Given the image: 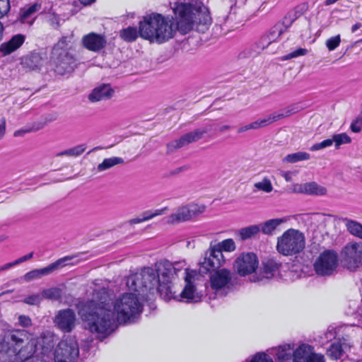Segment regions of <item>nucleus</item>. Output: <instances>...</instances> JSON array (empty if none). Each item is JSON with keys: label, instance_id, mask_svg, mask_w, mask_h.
<instances>
[{"label": "nucleus", "instance_id": "52", "mask_svg": "<svg viewBox=\"0 0 362 362\" xmlns=\"http://www.w3.org/2000/svg\"><path fill=\"white\" fill-rule=\"evenodd\" d=\"M33 252H32L26 255H24V256L18 258V259L11 262V264L12 267H13L15 265L19 264L23 262H25V261L31 259L33 257Z\"/></svg>", "mask_w": 362, "mask_h": 362}, {"label": "nucleus", "instance_id": "35", "mask_svg": "<svg viewBox=\"0 0 362 362\" xmlns=\"http://www.w3.org/2000/svg\"><path fill=\"white\" fill-rule=\"evenodd\" d=\"M310 158V156L309 153L303 151H298L287 155L283 158L282 161L284 163H295L298 161L309 160Z\"/></svg>", "mask_w": 362, "mask_h": 362}, {"label": "nucleus", "instance_id": "51", "mask_svg": "<svg viewBox=\"0 0 362 362\" xmlns=\"http://www.w3.org/2000/svg\"><path fill=\"white\" fill-rule=\"evenodd\" d=\"M308 362H325V358L322 354H316L313 349Z\"/></svg>", "mask_w": 362, "mask_h": 362}, {"label": "nucleus", "instance_id": "21", "mask_svg": "<svg viewBox=\"0 0 362 362\" xmlns=\"http://www.w3.org/2000/svg\"><path fill=\"white\" fill-rule=\"evenodd\" d=\"M115 90L110 84L103 83L94 88L88 95L90 102L94 103L110 100L114 95Z\"/></svg>", "mask_w": 362, "mask_h": 362}, {"label": "nucleus", "instance_id": "18", "mask_svg": "<svg viewBox=\"0 0 362 362\" xmlns=\"http://www.w3.org/2000/svg\"><path fill=\"white\" fill-rule=\"evenodd\" d=\"M54 323L62 332H71L76 327V313L70 308L59 310L54 318Z\"/></svg>", "mask_w": 362, "mask_h": 362}, {"label": "nucleus", "instance_id": "64", "mask_svg": "<svg viewBox=\"0 0 362 362\" xmlns=\"http://www.w3.org/2000/svg\"><path fill=\"white\" fill-rule=\"evenodd\" d=\"M83 4L88 5L94 2L95 0H79Z\"/></svg>", "mask_w": 362, "mask_h": 362}, {"label": "nucleus", "instance_id": "40", "mask_svg": "<svg viewBox=\"0 0 362 362\" xmlns=\"http://www.w3.org/2000/svg\"><path fill=\"white\" fill-rule=\"evenodd\" d=\"M214 247L219 250L221 253L223 251L226 252H233L235 250V244L233 239H226L224 240L216 245Z\"/></svg>", "mask_w": 362, "mask_h": 362}, {"label": "nucleus", "instance_id": "38", "mask_svg": "<svg viewBox=\"0 0 362 362\" xmlns=\"http://www.w3.org/2000/svg\"><path fill=\"white\" fill-rule=\"evenodd\" d=\"M62 291L59 288L52 287L47 289H44L42 291V298L51 300H58L61 298Z\"/></svg>", "mask_w": 362, "mask_h": 362}, {"label": "nucleus", "instance_id": "43", "mask_svg": "<svg viewBox=\"0 0 362 362\" xmlns=\"http://www.w3.org/2000/svg\"><path fill=\"white\" fill-rule=\"evenodd\" d=\"M247 362H274L272 358L264 352L257 353L252 356Z\"/></svg>", "mask_w": 362, "mask_h": 362}, {"label": "nucleus", "instance_id": "15", "mask_svg": "<svg viewBox=\"0 0 362 362\" xmlns=\"http://www.w3.org/2000/svg\"><path fill=\"white\" fill-rule=\"evenodd\" d=\"M205 207L191 204L182 206L168 216V223L171 224L187 221L204 212Z\"/></svg>", "mask_w": 362, "mask_h": 362}, {"label": "nucleus", "instance_id": "25", "mask_svg": "<svg viewBox=\"0 0 362 362\" xmlns=\"http://www.w3.org/2000/svg\"><path fill=\"white\" fill-rule=\"evenodd\" d=\"M308 344L300 345L293 353V362H308L313 350Z\"/></svg>", "mask_w": 362, "mask_h": 362}, {"label": "nucleus", "instance_id": "5", "mask_svg": "<svg viewBox=\"0 0 362 362\" xmlns=\"http://www.w3.org/2000/svg\"><path fill=\"white\" fill-rule=\"evenodd\" d=\"M305 246V235L296 229L289 228L277 238L276 250L284 256L297 255L303 250Z\"/></svg>", "mask_w": 362, "mask_h": 362}, {"label": "nucleus", "instance_id": "63", "mask_svg": "<svg viewBox=\"0 0 362 362\" xmlns=\"http://www.w3.org/2000/svg\"><path fill=\"white\" fill-rule=\"evenodd\" d=\"M230 128H231V127H230V126H229V125H223L222 127H220V129H219V132H220L221 133H223V132H225L226 131L229 130Z\"/></svg>", "mask_w": 362, "mask_h": 362}, {"label": "nucleus", "instance_id": "39", "mask_svg": "<svg viewBox=\"0 0 362 362\" xmlns=\"http://www.w3.org/2000/svg\"><path fill=\"white\" fill-rule=\"evenodd\" d=\"M86 149V146L85 144L78 145L73 148L64 150L61 151L57 154V156H71V157H77L81 155Z\"/></svg>", "mask_w": 362, "mask_h": 362}, {"label": "nucleus", "instance_id": "60", "mask_svg": "<svg viewBox=\"0 0 362 362\" xmlns=\"http://www.w3.org/2000/svg\"><path fill=\"white\" fill-rule=\"evenodd\" d=\"M362 28V23H356L351 27V33H356L358 29Z\"/></svg>", "mask_w": 362, "mask_h": 362}, {"label": "nucleus", "instance_id": "11", "mask_svg": "<svg viewBox=\"0 0 362 362\" xmlns=\"http://www.w3.org/2000/svg\"><path fill=\"white\" fill-rule=\"evenodd\" d=\"M79 354L78 343L74 337L63 339L55 350V362H75Z\"/></svg>", "mask_w": 362, "mask_h": 362}, {"label": "nucleus", "instance_id": "9", "mask_svg": "<svg viewBox=\"0 0 362 362\" xmlns=\"http://www.w3.org/2000/svg\"><path fill=\"white\" fill-rule=\"evenodd\" d=\"M185 281L186 284L182 291L180 293H177L173 288L165 298L176 299L186 303H196L201 300L202 296L197 291L192 280L194 274L189 272L187 269H185Z\"/></svg>", "mask_w": 362, "mask_h": 362}, {"label": "nucleus", "instance_id": "2", "mask_svg": "<svg viewBox=\"0 0 362 362\" xmlns=\"http://www.w3.org/2000/svg\"><path fill=\"white\" fill-rule=\"evenodd\" d=\"M173 9L176 23L173 17L152 13L140 22V36L151 42L161 44L173 38L177 30L186 34L192 30L194 24L211 23L208 8L198 0H177Z\"/></svg>", "mask_w": 362, "mask_h": 362}, {"label": "nucleus", "instance_id": "61", "mask_svg": "<svg viewBox=\"0 0 362 362\" xmlns=\"http://www.w3.org/2000/svg\"><path fill=\"white\" fill-rule=\"evenodd\" d=\"M173 264L175 265V267H177L176 273L177 272L180 271L182 269H183V267L185 266V262H175V263H174Z\"/></svg>", "mask_w": 362, "mask_h": 362}, {"label": "nucleus", "instance_id": "28", "mask_svg": "<svg viewBox=\"0 0 362 362\" xmlns=\"http://www.w3.org/2000/svg\"><path fill=\"white\" fill-rule=\"evenodd\" d=\"M286 221L285 218L269 219L261 225L260 230L265 235H272L279 226Z\"/></svg>", "mask_w": 362, "mask_h": 362}, {"label": "nucleus", "instance_id": "7", "mask_svg": "<svg viewBox=\"0 0 362 362\" xmlns=\"http://www.w3.org/2000/svg\"><path fill=\"white\" fill-rule=\"evenodd\" d=\"M299 16L296 11H289L281 22L276 23L269 32L264 35L257 42V48L261 50L269 49L274 46L276 40L291 26Z\"/></svg>", "mask_w": 362, "mask_h": 362}, {"label": "nucleus", "instance_id": "12", "mask_svg": "<svg viewBox=\"0 0 362 362\" xmlns=\"http://www.w3.org/2000/svg\"><path fill=\"white\" fill-rule=\"evenodd\" d=\"M226 258L219 250L211 245L199 260V270L203 273L214 271L223 266Z\"/></svg>", "mask_w": 362, "mask_h": 362}, {"label": "nucleus", "instance_id": "56", "mask_svg": "<svg viewBox=\"0 0 362 362\" xmlns=\"http://www.w3.org/2000/svg\"><path fill=\"white\" fill-rule=\"evenodd\" d=\"M6 132V119L3 118L0 124V140L4 136Z\"/></svg>", "mask_w": 362, "mask_h": 362}, {"label": "nucleus", "instance_id": "17", "mask_svg": "<svg viewBox=\"0 0 362 362\" xmlns=\"http://www.w3.org/2000/svg\"><path fill=\"white\" fill-rule=\"evenodd\" d=\"M259 262L252 252L243 253L235 260L234 269L242 276L253 273L257 268Z\"/></svg>", "mask_w": 362, "mask_h": 362}, {"label": "nucleus", "instance_id": "42", "mask_svg": "<svg viewBox=\"0 0 362 362\" xmlns=\"http://www.w3.org/2000/svg\"><path fill=\"white\" fill-rule=\"evenodd\" d=\"M254 187L257 189L263 191L266 193H269L273 190L272 182L267 177H264L261 181L255 182Z\"/></svg>", "mask_w": 362, "mask_h": 362}, {"label": "nucleus", "instance_id": "36", "mask_svg": "<svg viewBox=\"0 0 362 362\" xmlns=\"http://www.w3.org/2000/svg\"><path fill=\"white\" fill-rule=\"evenodd\" d=\"M138 32L136 27H128L120 30V37L126 42H133L138 37Z\"/></svg>", "mask_w": 362, "mask_h": 362}, {"label": "nucleus", "instance_id": "16", "mask_svg": "<svg viewBox=\"0 0 362 362\" xmlns=\"http://www.w3.org/2000/svg\"><path fill=\"white\" fill-rule=\"evenodd\" d=\"M71 259L72 257H65L57 260L46 267L33 269L24 275V280L29 282L35 279H40L43 276L49 275L57 270L59 268L68 265H73L74 264L71 262Z\"/></svg>", "mask_w": 362, "mask_h": 362}, {"label": "nucleus", "instance_id": "50", "mask_svg": "<svg viewBox=\"0 0 362 362\" xmlns=\"http://www.w3.org/2000/svg\"><path fill=\"white\" fill-rule=\"evenodd\" d=\"M351 130L353 132L358 133L361 131L362 129V119L357 118L355 119L350 126Z\"/></svg>", "mask_w": 362, "mask_h": 362}, {"label": "nucleus", "instance_id": "34", "mask_svg": "<svg viewBox=\"0 0 362 362\" xmlns=\"http://www.w3.org/2000/svg\"><path fill=\"white\" fill-rule=\"evenodd\" d=\"M260 231V228L257 225H252L241 228L238 231V235L241 240H245L252 238Z\"/></svg>", "mask_w": 362, "mask_h": 362}, {"label": "nucleus", "instance_id": "13", "mask_svg": "<svg viewBox=\"0 0 362 362\" xmlns=\"http://www.w3.org/2000/svg\"><path fill=\"white\" fill-rule=\"evenodd\" d=\"M338 264L337 254L332 250L324 251L314 264L315 272L320 276H329L336 269Z\"/></svg>", "mask_w": 362, "mask_h": 362}, {"label": "nucleus", "instance_id": "46", "mask_svg": "<svg viewBox=\"0 0 362 362\" xmlns=\"http://www.w3.org/2000/svg\"><path fill=\"white\" fill-rule=\"evenodd\" d=\"M333 144V141L332 139H325L320 143L315 144L310 147V151H319L327 147L331 146Z\"/></svg>", "mask_w": 362, "mask_h": 362}, {"label": "nucleus", "instance_id": "55", "mask_svg": "<svg viewBox=\"0 0 362 362\" xmlns=\"http://www.w3.org/2000/svg\"><path fill=\"white\" fill-rule=\"evenodd\" d=\"M292 172L291 171H282L281 172V176L283 177L286 181L291 182L292 181Z\"/></svg>", "mask_w": 362, "mask_h": 362}, {"label": "nucleus", "instance_id": "20", "mask_svg": "<svg viewBox=\"0 0 362 362\" xmlns=\"http://www.w3.org/2000/svg\"><path fill=\"white\" fill-rule=\"evenodd\" d=\"M82 42L87 49L95 52H100L107 44L105 35L95 33L84 35Z\"/></svg>", "mask_w": 362, "mask_h": 362}, {"label": "nucleus", "instance_id": "47", "mask_svg": "<svg viewBox=\"0 0 362 362\" xmlns=\"http://www.w3.org/2000/svg\"><path fill=\"white\" fill-rule=\"evenodd\" d=\"M308 53V50L304 48H298L296 50L282 57L283 60H288L292 58L298 57L300 56L305 55Z\"/></svg>", "mask_w": 362, "mask_h": 362}, {"label": "nucleus", "instance_id": "37", "mask_svg": "<svg viewBox=\"0 0 362 362\" xmlns=\"http://www.w3.org/2000/svg\"><path fill=\"white\" fill-rule=\"evenodd\" d=\"M344 354V349L342 347L341 343H333L327 349V356L333 360L340 358Z\"/></svg>", "mask_w": 362, "mask_h": 362}, {"label": "nucleus", "instance_id": "26", "mask_svg": "<svg viewBox=\"0 0 362 362\" xmlns=\"http://www.w3.org/2000/svg\"><path fill=\"white\" fill-rule=\"evenodd\" d=\"M43 59L40 54L32 53L31 54L25 57L22 61V65L24 68L30 70H35L42 66Z\"/></svg>", "mask_w": 362, "mask_h": 362}, {"label": "nucleus", "instance_id": "3", "mask_svg": "<svg viewBox=\"0 0 362 362\" xmlns=\"http://www.w3.org/2000/svg\"><path fill=\"white\" fill-rule=\"evenodd\" d=\"M25 329H14L0 338V352L8 354V362H44L35 356L37 340Z\"/></svg>", "mask_w": 362, "mask_h": 362}, {"label": "nucleus", "instance_id": "59", "mask_svg": "<svg viewBox=\"0 0 362 362\" xmlns=\"http://www.w3.org/2000/svg\"><path fill=\"white\" fill-rule=\"evenodd\" d=\"M186 169H187V168L185 166H182V167L177 168L175 170H174L173 171H172L170 173V175H177V174L185 170Z\"/></svg>", "mask_w": 362, "mask_h": 362}, {"label": "nucleus", "instance_id": "41", "mask_svg": "<svg viewBox=\"0 0 362 362\" xmlns=\"http://www.w3.org/2000/svg\"><path fill=\"white\" fill-rule=\"evenodd\" d=\"M332 139L335 144L336 148H339L342 144H350L351 142V137L346 133L334 134Z\"/></svg>", "mask_w": 362, "mask_h": 362}, {"label": "nucleus", "instance_id": "10", "mask_svg": "<svg viewBox=\"0 0 362 362\" xmlns=\"http://www.w3.org/2000/svg\"><path fill=\"white\" fill-rule=\"evenodd\" d=\"M154 270L156 272L160 281V294L165 297L173 288L171 281L176 275L175 265L168 260L160 261L155 264Z\"/></svg>", "mask_w": 362, "mask_h": 362}, {"label": "nucleus", "instance_id": "58", "mask_svg": "<svg viewBox=\"0 0 362 362\" xmlns=\"http://www.w3.org/2000/svg\"><path fill=\"white\" fill-rule=\"evenodd\" d=\"M249 127H250V124L243 126V127H240L238 129L237 132L238 134H241L246 131L251 130V129Z\"/></svg>", "mask_w": 362, "mask_h": 362}, {"label": "nucleus", "instance_id": "49", "mask_svg": "<svg viewBox=\"0 0 362 362\" xmlns=\"http://www.w3.org/2000/svg\"><path fill=\"white\" fill-rule=\"evenodd\" d=\"M10 9L8 0H0V18L4 16Z\"/></svg>", "mask_w": 362, "mask_h": 362}, {"label": "nucleus", "instance_id": "19", "mask_svg": "<svg viewBox=\"0 0 362 362\" xmlns=\"http://www.w3.org/2000/svg\"><path fill=\"white\" fill-rule=\"evenodd\" d=\"M233 274L229 269H221L210 276V284L212 289L216 292L228 288L232 281Z\"/></svg>", "mask_w": 362, "mask_h": 362}, {"label": "nucleus", "instance_id": "48", "mask_svg": "<svg viewBox=\"0 0 362 362\" xmlns=\"http://www.w3.org/2000/svg\"><path fill=\"white\" fill-rule=\"evenodd\" d=\"M18 324L23 327H29L32 325V320L29 316L21 315L18 316Z\"/></svg>", "mask_w": 362, "mask_h": 362}, {"label": "nucleus", "instance_id": "44", "mask_svg": "<svg viewBox=\"0 0 362 362\" xmlns=\"http://www.w3.org/2000/svg\"><path fill=\"white\" fill-rule=\"evenodd\" d=\"M341 42V37L339 35H337L336 36L329 37L326 41V47H327L329 51H333L334 50Z\"/></svg>", "mask_w": 362, "mask_h": 362}, {"label": "nucleus", "instance_id": "4", "mask_svg": "<svg viewBox=\"0 0 362 362\" xmlns=\"http://www.w3.org/2000/svg\"><path fill=\"white\" fill-rule=\"evenodd\" d=\"M160 281L153 268L144 267L130 274L126 284L130 291L136 293L141 299H147L150 295L160 293Z\"/></svg>", "mask_w": 362, "mask_h": 362}, {"label": "nucleus", "instance_id": "33", "mask_svg": "<svg viewBox=\"0 0 362 362\" xmlns=\"http://www.w3.org/2000/svg\"><path fill=\"white\" fill-rule=\"evenodd\" d=\"M165 211H166V208H163L161 209H157L154 212L146 211L144 214L143 217L132 218L129 221V223L130 225H134V224L140 223H142L144 221H147L157 216L163 214Z\"/></svg>", "mask_w": 362, "mask_h": 362}, {"label": "nucleus", "instance_id": "27", "mask_svg": "<svg viewBox=\"0 0 362 362\" xmlns=\"http://www.w3.org/2000/svg\"><path fill=\"white\" fill-rule=\"evenodd\" d=\"M294 351L290 344L279 346L276 352L279 362H290Z\"/></svg>", "mask_w": 362, "mask_h": 362}, {"label": "nucleus", "instance_id": "29", "mask_svg": "<svg viewBox=\"0 0 362 362\" xmlns=\"http://www.w3.org/2000/svg\"><path fill=\"white\" fill-rule=\"evenodd\" d=\"M124 163V160L120 157H110L105 158L102 163H99L96 168L98 172L101 173L107 170L115 165Z\"/></svg>", "mask_w": 362, "mask_h": 362}, {"label": "nucleus", "instance_id": "45", "mask_svg": "<svg viewBox=\"0 0 362 362\" xmlns=\"http://www.w3.org/2000/svg\"><path fill=\"white\" fill-rule=\"evenodd\" d=\"M42 300V294H33L25 298L23 303L30 305H38Z\"/></svg>", "mask_w": 362, "mask_h": 362}, {"label": "nucleus", "instance_id": "30", "mask_svg": "<svg viewBox=\"0 0 362 362\" xmlns=\"http://www.w3.org/2000/svg\"><path fill=\"white\" fill-rule=\"evenodd\" d=\"M347 230L353 235L362 239V224L354 220L344 218L342 219Z\"/></svg>", "mask_w": 362, "mask_h": 362}, {"label": "nucleus", "instance_id": "24", "mask_svg": "<svg viewBox=\"0 0 362 362\" xmlns=\"http://www.w3.org/2000/svg\"><path fill=\"white\" fill-rule=\"evenodd\" d=\"M281 264L274 258H268L262 262V274L263 277L271 279L278 272Z\"/></svg>", "mask_w": 362, "mask_h": 362}, {"label": "nucleus", "instance_id": "57", "mask_svg": "<svg viewBox=\"0 0 362 362\" xmlns=\"http://www.w3.org/2000/svg\"><path fill=\"white\" fill-rule=\"evenodd\" d=\"M305 187V183L301 185H296L294 187V191L298 193L304 194V187Z\"/></svg>", "mask_w": 362, "mask_h": 362}, {"label": "nucleus", "instance_id": "14", "mask_svg": "<svg viewBox=\"0 0 362 362\" xmlns=\"http://www.w3.org/2000/svg\"><path fill=\"white\" fill-rule=\"evenodd\" d=\"M344 259L348 269L355 271L362 266V243H348L343 249Z\"/></svg>", "mask_w": 362, "mask_h": 362}, {"label": "nucleus", "instance_id": "22", "mask_svg": "<svg viewBox=\"0 0 362 362\" xmlns=\"http://www.w3.org/2000/svg\"><path fill=\"white\" fill-rule=\"evenodd\" d=\"M295 112L296 111H294L293 108H288L285 110V113H272L263 118L251 122L249 127L251 129H258L263 128L282 118L287 117Z\"/></svg>", "mask_w": 362, "mask_h": 362}, {"label": "nucleus", "instance_id": "32", "mask_svg": "<svg viewBox=\"0 0 362 362\" xmlns=\"http://www.w3.org/2000/svg\"><path fill=\"white\" fill-rule=\"evenodd\" d=\"M225 22L232 28H237L243 25L244 17L236 11H230L225 18Z\"/></svg>", "mask_w": 362, "mask_h": 362}, {"label": "nucleus", "instance_id": "8", "mask_svg": "<svg viewBox=\"0 0 362 362\" xmlns=\"http://www.w3.org/2000/svg\"><path fill=\"white\" fill-rule=\"evenodd\" d=\"M215 127L212 122H209L202 127L182 135L180 139L168 143L166 146L167 153L170 154L175 151L191 144L196 142L205 136V134L211 132Z\"/></svg>", "mask_w": 362, "mask_h": 362}, {"label": "nucleus", "instance_id": "53", "mask_svg": "<svg viewBox=\"0 0 362 362\" xmlns=\"http://www.w3.org/2000/svg\"><path fill=\"white\" fill-rule=\"evenodd\" d=\"M39 6L37 4H34L31 6H30L23 13V17L27 18L30 15L34 13L38 10Z\"/></svg>", "mask_w": 362, "mask_h": 362}, {"label": "nucleus", "instance_id": "23", "mask_svg": "<svg viewBox=\"0 0 362 362\" xmlns=\"http://www.w3.org/2000/svg\"><path fill=\"white\" fill-rule=\"evenodd\" d=\"M25 36L23 34H16L11 39L0 45V52L3 56L11 54L18 49L25 42Z\"/></svg>", "mask_w": 362, "mask_h": 362}, {"label": "nucleus", "instance_id": "6", "mask_svg": "<svg viewBox=\"0 0 362 362\" xmlns=\"http://www.w3.org/2000/svg\"><path fill=\"white\" fill-rule=\"evenodd\" d=\"M52 62L54 71L59 75L71 73L77 66L74 55L69 49L65 48V40L59 41L54 47Z\"/></svg>", "mask_w": 362, "mask_h": 362}, {"label": "nucleus", "instance_id": "54", "mask_svg": "<svg viewBox=\"0 0 362 362\" xmlns=\"http://www.w3.org/2000/svg\"><path fill=\"white\" fill-rule=\"evenodd\" d=\"M338 343H341L342 347L344 349V352L352 346V342L349 339L343 338L341 339H339Z\"/></svg>", "mask_w": 362, "mask_h": 362}, {"label": "nucleus", "instance_id": "1", "mask_svg": "<svg viewBox=\"0 0 362 362\" xmlns=\"http://www.w3.org/2000/svg\"><path fill=\"white\" fill-rule=\"evenodd\" d=\"M140 298L131 291L110 300L107 290L100 288L94 291L91 300L78 304V313L90 332L107 336L117 328V322H131L142 312Z\"/></svg>", "mask_w": 362, "mask_h": 362}, {"label": "nucleus", "instance_id": "31", "mask_svg": "<svg viewBox=\"0 0 362 362\" xmlns=\"http://www.w3.org/2000/svg\"><path fill=\"white\" fill-rule=\"evenodd\" d=\"M304 194L317 196L325 195L327 189L315 182H307L304 187Z\"/></svg>", "mask_w": 362, "mask_h": 362}, {"label": "nucleus", "instance_id": "62", "mask_svg": "<svg viewBox=\"0 0 362 362\" xmlns=\"http://www.w3.org/2000/svg\"><path fill=\"white\" fill-rule=\"evenodd\" d=\"M11 267H12V265H11V262L7 263V264L0 267V272L7 270Z\"/></svg>", "mask_w": 362, "mask_h": 362}]
</instances>
